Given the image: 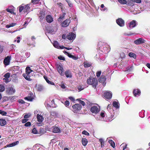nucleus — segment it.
<instances>
[{
  "label": "nucleus",
  "mask_w": 150,
  "mask_h": 150,
  "mask_svg": "<svg viewBox=\"0 0 150 150\" xmlns=\"http://www.w3.org/2000/svg\"><path fill=\"white\" fill-rule=\"evenodd\" d=\"M19 11L20 12L23 11L25 12H27L29 11L30 9V7L29 5L28 4L26 5H25L23 4L20 5L19 7Z\"/></svg>",
  "instance_id": "1"
},
{
  "label": "nucleus",
  "mask_w": 150,
  "mask_h": 150,
  "mask_svg": "<svg viewBox=\"0 0 150 150\" xmlns=\"http://www.w3.org/2000/svg\"><path fill=\"white\" fill-rule=\"evenodd\" d=\"M105 116V112L103 111H102L101 112L100 115L98 116V117H95L96 119L97 120H102L104 121H107V120L104 119V117Z\"/></svg>",
  "instance_id": "2"
},
{
  "label": "nucleus",
  "mask_w": 150,
  "mask_h": 150,
  "mask_svg": "<svg viewBox=\"0 0 150 150\" xmlns=\"http://www.w3.org/2000/svg\"><path fill=\"white\" fill-rule=\"evenodd\" d=\"M137 24V22L135 20H132L127 25V28L130 30L132 28L135 27Z\"/></svg>",
  "instance_id": "3"
},
{
  "label": "nucleus",
  "mask_w": 150,
  "mask_h": 150,
  "mask_svg": "<svg viewBox=\"0 0 150 150\" xmlns=\"http://www.w3.org/2000/svg\"><path fill=\"white\" fill-rule=\"evenodd\" d=\"M73 111L74 112H77L80 111L81 108V105L79 104H75L72 106Z\"/></svg>",
  "instance_id": "4"
},
{
  "label": "nucleus",
  "mask_w": 150,
  "mask_h": 150,
  "mask_svg": "<svg viewBox=\"0 0 150 150\" xmlns=\"http://www.w3.org/2000/svg\"><path fill=\"white\" fill-rule=\"evenodd\" d=\"M116 22L117 24L120 27H123L125 25V21L121 18H118L116 20Z\"/></svg>",
  "instance_id": "5"
},
{
  "label": "nucleus",
  "mask_w": 150,
  "mask_h": 150,
  "mask_svg": "<svg viewBox=\"0 0 150 150\" xmlns=\"http://www.w3.org/2000/svg\"><path fill=\"white\" fill-rule=\"evenodd\" d=\"M71 22V21L70 19H67L62 23H61V25L62 27H67L69 25Z\"/></svg>",
  "instance_id": "6"
},
{
  "label": "nucleus",
  "mask_w": 150,
  "mask_h": 150,
  "mask_svg": "<svg viewBox=\"0 0 150 150\" xmlns=\"http://www.w3.org/2000/svg\"><path fill=\"white\" fill-rule=\"evenodd\" d=\"M75 37V34L73 33H69L67 36V38L69 40H74Z\"/></svg>",
  "instance_id": "7"
},
{
  "label": "nucleus",
  "mask_w": 150,
  "mask_h": 150,
  "mask_svg": "<svg viewBox=\"0 0 150 150\" xmlns=\"http://www.w3.org/2000/svg\"><path fill=\"white\" fill-rule=\"evenodd\" d=\"M6 91L9 95H12L15 92V90L12 87H9L7 88Z\"/></svg>",
  "instance_id": "8"
},
{
  "label": "nucleus",
  "mask_w": 150,
  "mask_h": 150,
  "mask_svg": "<svg viewBox=\"0 0 150 150\" xmlns=\"http://www.w3.org/2000/svg\"><path fill=\"white\" fill-rule=\"evenodd\" d=\"M145 40L142 38H139L134 41V43L137 45H139L145 42Z\"/></svg>",
  "instance_id": "9"
},
{
  "label": "nucleus",
  "mask_w": 150,
  "mask_h": 150,
  "mask_svg": "<svg viewBox=\"0 0 150 150\" xmlns=\"http://www.w3.org/2000/svg\"><path fill=\"white\" fill-rule=\"evenodd\" d=\"M112 93L111 92L107 91L104 93V96L107 99H110L112 97Z\"/></svg>",
  "instance_id": "10"
},
{
  "label": "nucleus",
  "mask_w": 150,
  "mask_h": 150,
  "mask_svg": "<svg viewBox=\"0 0 150 150\" xmlns=\"http://www.w3.org/2000/svg\"><path fill=\"white\" fill-rule=\"evenodd\" d=\"M53 45L54 47L58 49H63L65 48V47L63 45L60 46L59 43L56 41H54Z\"/></svg>",
  "instance_id": "11"
},
{
  "label": "nucleus",
  "mask_w": 150,
  "mask_h": 150,
  "mask_svg": "<svg viewBox=\"0 0 150 150\" xmlns=\"http://www.w3.org/2000/svg\"><path fill=\"white\" fill-rule=\"evenodd\" d=\"M57 70L60 75L62 76H63L64 75L63 69L61 65H59L58 66Z\"/></svg>",
  "instance_id": "12"
},
{
  "label": "nucleus",
  "mask_w": 150,
  "mask_h": 150,
  "mask_svg": "<svg viewBox=\"0 0 150 150\" xmlns=\"http://www.w3.org/2000/svg\"><path fill=\"white\" fill-rule=\"evenodd\" d=\"M108 111L111 114V116H114V111L112 108L111 107V105L110 104L108 105L107 108Z\"/></svg>",
  "instance_id": "13"
},
{
  "label": "nucleus",
  "mask_w": 150,
  "mask_h": 150,
  "mask_svg": "<svg viewBox=\"0 0 150 150\" xmlns=\"http://www.w3.org/2000/svg\"><path fill=\"white\" fill-rule=\"evenodd\" d=\"M133 93L135 97H138L140 94L141 91L138 89H135L133 91Z\"/></svg>",
  "instance_id": "14"
},
{
  "label": "nucleus",
  "mask_w": 150,
  "mask_h": 150,
  "mask_svg": "<svg viewBox=\"0 0 150 150\" xmlns=\"http://www.w3.org/2000/svg\"><path fill=\"white\" fill-rule=\"evenodd\" d=\"M11 57L9 56L7 57L4 60V63L5 65L9 64L10 61Z\"/></svg>",
  "instance_id": "15"
},
{
  "label": "nucleus",
  "mask_w": 150,
  "mask_h": 150,
  "mask_svg": "<svg viewBox=\"0 0 150 150\" xmlns=\"http://www.w3.org/2000/svg\"><path fill=\"white\" fill-rule=\"evenodd\" d=\"M87 82L88 84L92 85L93 87L94 86L93 85L94 84V78L93 77H90L87 79Z\"/></svg>",
  "instance_id": "16"
},
{
  "label": "nucleus",
  "mask_w": 150,
  "mask_h": 150,
  "mask_svg": "<svg viewBox=\"0 0 150 150\" xmlns=\"http://www.w3.org/2000/svg\"><path fill=\"white\" fill-rule=\"evenodd\" d=\"M57 26L56 25L53 28L48 30L47 32L49 33L53 34L57 31Z\"/></svg>",
  "instance_id": "17"
},
{
  "label": "nucleus",
  "mask_w": 150,
  "mask_h": 150,
  "mask_svg": "<svg viewBox=\"0 0 150 150\" xmlns=\"http://www.w3.org/2000/svg\"><path fill=\"white\" fill-rule=\"evenodd\" d=\"M106 78L105 77H101L99 79V81L100 83H102L103 86H105L106 82H105Z\"/></svg>",
  "instance_id": "18"
},
{
  "label": "nucleus",
  "mask_w": 150,
  "mask_h": 150,
  "mask_svg": "<svg viewBox=\"0 0 150 150\" xmlns=\"http://www.w3.org/2000/svg\"><path fill=\"white\" fill-rule=\"evenodd\" d=\"M100 110V107L97 104L94 103V113H97Z\"/></svg>",
  "instance_id": "19"
},
{
  "label": "nucleus",
  "mask_w": 150,
  "mask_h": 150,
  "mask_svg": "<svg viewBox=\"0 0 150 150\" xmlns=\"http://www.w3.org/2000/svg\"><path fill=\"white\" fill-rule=\"evenodd\" d=\"M46 20L49 23H51L53 21V19L50 15H47L46 18Z\"/></svg>",
  "instance_id": "20"
},
{
  "label": "nucleus",
  "mask_w": 150,
  "mask_h": 150,
  "mask_svg": "<svg viewBox=\"0 0 150 150\" xmlns=\"http://www.w3.org/2000/svg\"><path fill=\"white\" fill-rule=\"evenodd\" d=\"M37 118L38 121L40 122H42L44 120V118H43V116L39 114H38L37 115Z\"/></svg>",
  "instance_id": "21"
},
{
  "label": "nucleus",
  "mask_w": 150,
  "mask_h": 150,
  "mask_svg": "<svg viewBox=\"0 0 150 150\" xmlns=\"http://www.w3.org/2000/svg\"><path fill=\"white\" fill-rule=\"evenodd\" d=\"M30 74H23V76L28 81H30L31 80V79L30 78Z\"/></svg>",
  "instance_id": "22"
},
{
  "label": "nucleus",
  "mask_w": 150,
  "mask_h": 150,
  "mask_svg": "<svg viewBox=\"0 0 150 150\" xmlns=\"http://www.w3.org/2000/svg\"><path fill=\"white\" fill-rule=\"evenodd\" d=\"M104 52H108L110 51V47L108 45H104V47H103Z\"/></svg>",
  "instance_id": "23"
},
{
  "label": "nucleus",
  "mask_w": 150,
  "mask_h": 150,
  "mask_svg": "<svg viewBox=\"0 0 150 150\" xmlns=\"http://www.w3.org/2000/svg\"><path fill=\"white\" fill-rule=\"evenodd\" d=\"M52 131L54 133H59L60 132V129L59 127L54 126L53 127Z\"/></svg>",
  "instance_id": "24"
},
{
  "label": "nucleus",
  "mask_w": 150,
  "mask_h": 150,
  "mask_svg": "<svg viewBox=\"0 0 150 150\" xmlns=\"http://www.w3.org/2000/svg\"><path fill=\"white\" fill-rule=\"evenodd\" d=\"M65 15L66 13H63L62 14H61L59 18L58 19V21L61 22L64 18Z\"/></svg>",
  "instance_id": "25"
},
{
  "label": "nucleus",
  "mask_w": 150,
  "mask_h": 150,
  "mask_svg": "<svg viewBox=\"0 0 150 150\" xmlns=\"http://www.w3.org/2000/svg\"><path fill=\"white\" fill-rule=\"evenodd\" d=\"M65 75L67 78H71L72 77L71 73L69 70H67L65 71Z\"/></svg>",
  "instance_id": "26"
},
{
  "label": "nucleus",
  "mask_w": 150,
  "mask_h": 150,
  "mask_svg": "<svg viewBox=\"0 0 150 150\" xmlns=\"http://www.w3.org/2000/svg\"><path fill=\"white\" fill-rule=\"evenodd\" d=\"M43 77L44 79H45V80H46V81L49 84H51L52 85H54V83L51 82L49 80L47 77V76H44Z\"/></svg>",
  "instance_id": "27"
},
{
  "label": "nucleus",
  "mask_w": 150,
  "mask_h": 150,
  "mask_svg": "<svg viewBox=\"0 0 150 150\" xmlns=\"http://www.w3.org/2000/svg\"><path fill=\"white\" fill-rule=\"evenodd\" d=\"M19 143V142L18 141H17L16 142H13L10 144L6 145L7 147H11Z\"/></svg>",
  "instance_id": "28"
},
{
  "label": "nucleus",
  "mask_w": 150,
  "mask_h": 150,
  "mask_svg": "<svg viewBox=\"0 0 150 150\" xmlns=\"http://www.w3.org/2000/svg\"><path fill=\"white\" fill-rule=\"evenodd\" d=\"M33 71L30 68V67H27L25 69V74H30V73L31 72Z\"/></svg>",
  "instance_id": "29"
},
{
  "label": "nucleus",
  "mask_w": 150,
  "mask_h": 150,
  "mask_svg": "<svg viewBox=\"0 0 150 150\" xmlns=\"http://www.w3.org/2000/svg\"><path fill=\"white\" fill-rule=\"evenodd\" d=\"M36 87L37 91H41L44 89L43 86L41 85H36Z\"/></svg>",
  "instance_id": "30"
},
{
  "label": "nucleus",
  "mask_w": 150,
  "mask_h": 150,
  "mask_svg": "<svg viewBox=\"0 0 150 150\" xmlns=\"http://www.w3.org/2000/svg\"><path fill=\"white\" fill-rule=\"evenodd\" d=\"M88 141L87 139L83 138L82 139V143L84 146H86L87 144Z\"/></svg>",
  "instance_id": "31"
},
{
  "label": "nucleus",
  "mask_w": 150,
  "mask_h": 150,
  "mask_svg": "<svg viewBox=\"0 0 150 150\" xmlns=\"http://www.w3.org/2000/svg\"><path fill=\"white\" fill-rule=\"evenodd\" d=\"M6 124V121L4 119H0V125L1 126H3Z\"/></svg>",
  "instance_id": "32"
},
{
  "label": "nucleus",
  "mask_w": 150,
  "mask_h": 150,
  "mask_svg": "<svg viewBox=\"0 0 150 150\" xmlns=\"http://www.w3.org/2000/svg\"><path fill=\"white\" fill-rule=\"evenodd\" d=\"M113 106L116 108H119V103L117 102L114 101L112 103Z\"/></svg>",
  "instance_id": "33"
},
{
  "label": "nucleus",
  "mask_w": 150,
  "mask_h": 150,
  "mask_svg": "<svg viewBox=\"0 0 150 150\" xmlns=\"http://www.w3.org/2000/svg\"><path fill=\"white\" fill-rule=\"evenodd\" d=\"M16 24V23H12L9 25H6V28H8L11 27H13L15 26Z\"/></svg>",
  "instance_id": "34"
},
{
  "label": "nucleus",
  "mask_w": 150,
  "mask_h": 150,
  "mask_svg": "<svg viewBox=\"0 0 150 150\" xmlns=\"http://www.w3.org/2000/svg\"><path fill=\"white\" fill-rule=\"evenodd\" d=\"M84 66L85 68H87L90 67L91 66V64L89 63L86 62H84Z\"/></svg>",
  "instance_id": "35"
},
{
  "label": "nucleus",
  "mask_w": 150,
  "mask_h": 150,
  "mask_svg": "<svg viewBox=\"0 0 150 150\" xmlns=\"http://www.w3.org/2000/svg\"><path fill=\"white\" fill-rule=\"evenodd\" d=\"M128 55L129 57H132L134 58H135L136 57V54L133 52L129 53Z\"/></svg>",
  "instance_id": "36"
},
{
  "label": "nucleus",
  "mask_w": 150,
  "mask_h": 150,
  "mask_svg": "<svg viewBox=\"0 0 150 150\" xmlns=\"http://www.w3.org/2000/svg\"><path fill=\"white\" fill-rule=\"evenodd\" d=\"M68 56L70 58H71L74 60H76L78 59V58L74 56L73 55L70 54H68Z\"/></svg>",
  "instance_id": "37"
},
{
  "label": "nucleus",
  "mask_w": 150,
  "mask_h": 150,
  "mask_svg": "<svg viewBox=\"0 0 150 150\" xmlns=\"http://www.w3.org/2000/svg\"><path fill=\"white\" fill-rule=\"evenodd\" d=\"M108 142L110 144L111 146L113 148L114 147V146L115 145V143L114 142L111 140H110L108 141Z\"/></svg>",
  "instance_id": "38"
},
{
  "label": "nucleus",
  "mask_w": 150,
  "mask_h": 150,
  "mask_svg": "<svg viewBox=\"0 0 150 150\" xmlns=\"http://www.w3.org/2000/svg\"><path fill=\"white\" fill-rule=\"evenodd\" d=\"M24 99L29 101H32L33 98L30 96H28L24 98Z\"/></svg>",
  "instance_id": "39"
},
{
  "label": "nucleus",
  "mask_w": 150,
  "mask_h": 150,
  "mask_svg": "<svg viewBox=\"0 0 150 150\" xmlns=\"http://www.w3.org/2000/svg\"><path fill=\"white\" fill-rule=\"evenodd\" d=\"M45 15L44 14L41 13V15L39 16V18L40 21H42L44 19Z\"/></svg>",
  "instance_id": "40"
},
{
  "label": "nucleus",
  "mask_w": 150,
  "mask_h": 150,
  "mask_svg": "<svg viewBox=\"0 0 150 150\" xmlns=\"http://www.w3.org/2000/svg\"><path fill=\"white\" fill-rule=\"evenodd\" d=\"M99 141L100 142L101 147H103L104 146V142L103 140L102 139H99Z\"/></svg>",
  "instance_id": "41"
},
{
  "label": "nucleus",
  "mask_w": 150,
  "mask_h": 150,
  "mask_svg": "<svg viewBox=\"0 0 150 150\" xmlns=\"http://www.w3.org/2000/svg\"><path fill=\"white\" fill-rule=\"evenodd\" d=\"M118 2L121 4H125L127 3V1L125 0H117Z\"/></svg>",
  "instance_id": "42"
},
{
  "label": "nucleus",
  "mask_w": 150,
  "mask_h": 150,
  "mask_svg": "<svg viewBox=\"0 0 150 150\" xmlns=\"http://www.w3.org/2000/svg\"><path fill=\"white\" fill-rule=\"evenodd\" d=\"M0 114L3 116H6V115L7 113L5 111L0 110Z\"/></svg>",
  "instance_id": "43"
},
{
  "label": "nucleus",
  "mask_w": 150,
  "mask_h": 150,
  "mask_svg": "<svg viewBox=\"0 0 150 150\" xmlns=\"http://www.w3.org/2000/svg\"><path fill=\"white\" fill-rule=\"evenodd\" d=\"M84 88L83 86H79L77 88L79 90V91H81L82 90H83L84 89Z\"/></svg>",
  "instance_id": "44"
},
{
  "label": "nucleus",
  "mask_w": 150,
  "mask_h": 150,
  "mask_svg": "<svg viewBox=\"0 0 150 150\" xmlns=\"http://www.w3.org/2000/svg\"><path fill=\"white\" fill-rule=\"evenodd\" d=\"M5 89L4 86L1 85L0 84V92H2L4 91Z\"/></svg>",
  "instance_id": "45"
},
{
  "label": "nucleus",
  "mask_w": 150,
  "mask_h": 150,
  "mask_svg": "<svg viewBox=\"0 0 150 150\" xmlns=\"http://www.w3.org/2000/svg\"><path fill=\"white\" fill-rule=\"evenodd\" d=\"M93 105V104H90L89 105V106L90 107H91V111L93 113H94V108L93 107V106H92V105Z\"/></svg>",
  "instance_id": "46"
},
{
  "label": "nucleus",
  "mask_w": 150,
  "mask_h": 150,
  "mask_svg": "<svg viewBox=\"0 0 150 150\" xmlns=\"http://www.w3.org/2000/svg\"><path fill=\"white\" fill-rule=\"evenodd\" d=\"M40 0H32V2L33 4L38 3Z\"/></svg>",
  "instance_id": "47"
},
{
  "label": "nucleus",
  "mask_w": 150,
  "mask_h": 150,
  "mask_svg": "<svg viewBox=\"0 0 150 150\" xmlns=\"http://www.w3.org/2000/svg\"><path fill=\"white\" fill-rule=\"evenodd\" d=\"M10 74L9 73H7L6 74L4 75V76L6 79L10 77Z\"/></svg>",
  "instance_id": "48"
},
{
  "label": "nucleus",
  "mask_w": 150,
  "mask_h": 150,
  "mask_svg": "<svg viewBox=\"0 0 150 150\" xmlns=\"http://www.w3.org/2000/svg\"><path fill=\"white\" fill-rule=\"evenodd\" d=\"M66 1L68 3L70 7H72V4L69 0H66Z\"/></svg>",
  "instance_id": "49"
},
{
  "label": "nucleus",
  "mask_w": 150,
  "mask_h": 150,
  "mask_svg": "<svg viewBox=\"0 0 150 150\" xmlns=\"http://www.w3.org/2000/svg\"><path fill=\"white\" fill-rule=\"evenodd\" d=\"M101 72V71H98L96 72V75L98 77H99V76H100Z\"/></svg>",
  "instance_id": "50"
},
{
  "label": "nucleus",
  "mask_w": 150,
  "mask_h": 150,
  "mask_svg": "<svg viewBox=\"0 0 150 150\" xmlns=\"http://www.w3.org/2000/svg\"><path fill=\"white\" fill-rule=\"evenodd\" d=\"M70 103L69 102L68 100H66V101L64 102V105H65L67 107L68 106H69V105Z\"/></svg>",
  "instance_id": "51"
},
{
  "label": "nucleus",
  "mask_w": 150,
  "mask_h": 150,
  "mask_svg": "<svg viewBox=\"0 0 150 150\" xmlns=\"http://www.w3.org/2000/svg\"><path fill=\"white\" fill-rule=\"evenodd\" d=\"M58 59L60 60H65V58L64 57L62 56H60L58 57Z\"/></svg>",
  "instance_id": "52"
},
{
  "label": "nucleus",
  "mask_w": 150,
  "mask_h": 150,
  "mask_svg": "<svg viewBox=\"0 0 150 150\" xmlns=\"http://www.w3.org/2000/svg\"><path fill=\"white\" fill-rule=\"evenodd\" d=\"M121 146L123 147V150H124L125 149L127 148V145L126 144H125L124 143H123L121 145Z\"/></svg>",
  "instance_id": "53"
},
{
  "label": "nucleus",
  "mask_w": 150,
  "mask_h": 150,
  "mask_svg": "<svg viewBox=\"0 0 150 150\" xmlns=\"http://www.w3.org/2000/svg\"><path fill=\"white\" fill-rule=\"evenodd\" d=\"M16 97L15 96H13L10 97V99L11 101H14L16 100Z\"/></svg>",
  "instance_id": "54"
},
{
  "label": "nucleus",
  "mask_w": 150,
  "mask_h": 150,
  "mask_svg": "<svg viewBox=\"0 0 150 150\" xmlns=\"http://www.w3.org/2000/svg\"><path fill=\"white\" fill-rule=\"evenodd\" d=\"M82 133L83 134H85L86 135H89V133L87 131L85 130H84L82 132Z\"/></svg>",
  "instance_id": "55"
},
{
  "label": "nucleus",
  "mask_w": 150,
  "mask_h": 150,
  "mask_svg": "<svg viewBox=\"0 0 150 150\" xmlns=\"http://www.w3.org/2000/svg\"><path fill=\"white\" fill-rule=\"evenodd\" d=\"M6 10L8 12L11 13H12L13 12V10L11 9L7 8Z\"/></svg>",
  "instance_id": "56"
},
{
  "label": "nucleus",
  "mask_w": 150,
  "mask_h": 150,
  "mask_svg": "<svg viewBox=\"0 0 150 150\" xmlns=\"http://www.w3.org/2000/svg\"><path fill=\"white\" fill-rule=\"evenodd\" d=\"M32 132L34 134H36L38 132L36 129L35 128H34L32 130Z\"/></svg>",
  "instance_id": "57"
},
{
  "label": "nucleus",
  "mask_w": 150,
  "mask_h": 150,
  "mask_svg": "<svg viewBox=\"0 0 150 150\" xmlns=\"http://www.w3.org/2000/svg\"><path fill=\"white\" fill-rule=\"evenodd\" d=\"M28 120L27 118H25L22 120V122L23 123H24L28 121Z\"/></svg>",
  "instance_id": "58"
},
{
  "label": "nucleus",
  "mask_w": 150,
  "mask_h": 150,
  "mask_svg": "<svg viewBox=\"0 0 150 150\" xmlns=\"http://www.w3.org/2000/svg\"><path fill=\"white\" fill-rule=\"evenodd\" d=\"M31 123L30 122H28L25 124L24 125L26 127H28L30 125Z\"/></svg>",
  "instance_id": "59"
},
{
  "label": "nucleus",
  "mask_w": 150,
  "mask_h": 150,
  "mask_svg": "<svg viewBox=\"0 0 150 150\" xmlns=\"http://www.w3.org/2000/svg\"><path fill=\"white\" fill-rule=\"evenodd\" d=\"M3 50V47L0 45V54L1 53Z\"/></svg>",
  "instance_id": "60"
},
{
  "label": "nucleus",
  "mask_w": 150,
  "mask_h": 150,
  "mask_svg": "<svg viewBox=\"0 0 150 150\" xmlns=\"http://www.w3.org/2000/svg\"><path fill=\"white\" fill-rule=\"evenodd\" d=\"M60 86L63 89H65L66 88L64 84H61Z\"/></svg>",
  "instance_id": "61"
},
{
  "label": "nucleus",
  "mask_w": 150,
  "mask_h": 150,
  "mask_svg": "<svg viewBox=\"0 0 150 150\" xmlns=\"http://www.w3.org/2000/svg\"><path fill=\"white\" fill-rule=\"evenodd\" d=\"M18 103H20L23 104L25 103L24 101L22 100H21L18 101Z\"/></svg>",
  "instance_id": "62"
},
{
  "label": "nucleus",
  "mask_w": 150,
  "mask_h": 150,
  "mask_svg": "<svg viewBox=\"0 0 150 150\" xmlns=\"http://www.w3.org/2000/svg\"><path fill=\"white\" fill-rule=\"evenodd\" d=\"M80 103L83 106H84L85 105V102L82 100H80Z\"/></svg>",
  "instance_id": "63"
},
{
  "label": "nucleus",
  "mask_w": 150,
  "mask_h": 150,
  "mask_svg": "<svg viewBox=\"0 0 150 150\" xmlns=\"http://www.w3.org/2000/svg\"><path fill=\"white\" fill-rule=\"evenodd\" d=\"M133 1L134 2L138 3H140L141 2V0H133Z\"/></svg>",
  "instance_id": "64"
}]
</instances>
